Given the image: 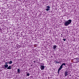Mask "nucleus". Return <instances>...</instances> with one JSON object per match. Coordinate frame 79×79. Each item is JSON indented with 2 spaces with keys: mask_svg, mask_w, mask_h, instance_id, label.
<instances>
[{
  "mask_svg": "<svg viewBox=\"0 0 79 79\" xmlns=\"http://www.w3.org/2000/svg\"><path fill=\"white\" fill-rule=\"evenodd\" d=\"M52 48H53V49H54V50H56V45H54Z\"/></svg>",
  "mask_w": 79,
  "mask_h": 79,
  "instance_id": "obj_5",
  "label": "nucleus"
},
{
  "mask_svg": "<svg viewBox=\"0 0 79 79\" xmlns=\"http://www.w3.org/2000/svg\"><path fill=\"white\" fill-rule=\"evenodd\" d=\"M63 65H64V66H66V64H65V63H63L61 65V66H62V67H63Z\"/></svg>",
  "mask_w": 79,
  "mask_h": 79,
  "instance_id": "obj_11",
  "label": "nucleus"
},
{
  "mask_svg": "<svg viewBox=\"0 0 79 79\" xmlns=\"http://www.w3.org/2000/svg\"><path fill=\"white\" fill-rule=\"evenodd\" d=\"M13 63V62L11 61H10V62H8V63L9 64H12V63Z\"/></svg>",
  "mask_w": 79,
  "mask_h": 79,
  "instance_id": "obj_9",
  "label": "nucleus"
},
{
  "mask_svg": "<svg viewBox=\"0 0 79 79\" xmlns=\"http://www.w3.org/2000/svg\"><path fill=\"white\" fill-rule=\"evenodd\" d=\"M7 69H11V66H9L7 68Z\"/></svg>",
  "mask_w": 79,
  "mask_h": 79,
  "instance_id": "obj_7",
  "label": "nucleus"
},
{
  "mask_svg": "<svg viewBox=\"0 0 79 79\" xmlns=\"http://www.w3.org/2000/svg\"><path fill=\"white\" fill-rule=\"evenodd\" d=\"M62 68H63V67H62V66H60V67L59 68L58 70V74H59V73H60V70H61V69H62Z\"/></svg>",
  "mask_w": 79,
  "mask_h": 79,
  "instance_id": "obj_4",
  "label": "nucleus"
},
{
  "mask_svg": "<svg viewBox=\"0 0 79 79\" xmlns=\"http://www.w3.org/2000/svg\"><path fill=\"white\" fill-rule=\"evenodd\" d=\"M8 62H5V64H8Z\"/></svg>",
  "mask_w": 79,
  "mask_h": 79,
  "instance_id": "obj_14",
  "label": "nucleus"
},
{
  "mask_svg": "<svg viewBox=\"0 0 79 79\" xmlns=\"http://www.w3.org/2000/svg\"><path fill=\"white\" fill-rule=\"evenodd\" d=\"M27 76H29V75H30V74H29V73H27Z\"/></svg>",
  "mask_w": 79,
  "mask_h": 79,
  "instance_id": "obj_12",
  "label": "nucleus"
},
{
  "mask_svg": "<svg viewBox=\"0 0 79 79\" xmlns=\"http://www.w3.org/2000/svg\"><path fill=\"white\" fill-rule=\"evenodd\" d=\"M17 73H20V69H17Z\"/></svg>",
  "mask_w": 79,
  "mask_h": 79,
  "instance_id": "obj_10",
  "label": "nucleus"
},
{
  "mask_svg": "<svg viewBox=\"0 0 79 79\" xmlns=\"http://www.w3.org/2000/svg\"><path fill=\"white\" fill-rule=\"evenodd\" d=\"M4 67L6 68H8V65L7 64H6V65H4Z\"/></svg>",
  "mask_w": 79,
  "mask_h": 79,
  "instance_id": "obj_8",
  "label": "nucleus"
},
{
  "mask_svg": "<svg viewBox=\"0 0 79 79\" xmlns=\"http://www.w3.org/2000/svg\"><path fill=\"white\" fill-rule=\"evenodd\" d=\"M2 68H3V69H4L5 68V67H2Z\"/></svg>",
  "mask_w": 79,
  "mask_h": 79,
  "instance_id": "obj_15",
  "label": "nucleus"
},
{
  "mask_svg": "<svg viewBox=\"0 0 79 79\" xmlns=\"http://www.w3.org/2000/svg\"><path fill=\"white\" fill-rule=\"evenodd\" d=\"M46 8H47V9H46V10L47 11H50V6H46Z\"/></svg>",
  "mask_w": 79,
  "mask_h": 79,
  "instance_id": "obj_3",
  "label": "nucleus"
},
{
  "mask_svg": "<svg viewBox=\"0 0 79 79\" xmlns=\"http://www.w3.org/2000/svg\"><path fill=\"white\" fill-rule=\"evenodd\" d=\"M72 21L71 20L69 19L68 21H67L66 22H64V26H68V25H69L71 23Z\"/></svg>",
  "mask_w": 79,
  "mask_h": 79,
  "instance_id": "obj_1",
  "label": "nucleus"
},
{
  "mask_svg": "<svg viewBox=\"0 0 79 79\" xmlns=\"http://www.w3.org/2000/svg\"><path fill=\"white\" fill-rule=\"evenodd\" d=\"M63 40L64 41H66V40L65 39H63Z\"/></svg>",
  "mask_w": 79,
  "mask_h": 79,
  "instance_id": "obj_13",
  "label": "nucleus"
},
{
  "mask_svg": "<svg viewBox=\"0 0 79 79\" xmlns=\"http://www.w3.org/2000/svg\"><path fill=\"white\" fill-rule=\"evenodd\" d=\"M65 76H68V72L66 71L64 73Z\"/></svg>",
  "mask_w": 79,
  "mask_h": 79,
  "instance_id": "obj_6",
  "label": "nucleus"
},
{
  "mask_svg": "<svg viewBox=\"0 0 79 79\" xmlns=\"http://www.w3.org/2000/svg\"><path fill=\"white\" fill-rule=\"evenodd\" d=\"M34 62H35V61H34Z\"/></svg>",
  "mask_w": 79,
  "mask_h": 79,
  "instance_id": "obj_17",
  "label": "nucleus"
},
{
  "mask_svg": "<svg viewBox=\"0 0 79 79\" xmlns=\"http://www.w3.org/2000/svg\"><path fill=\"white\" fill-rule=\"evenodd\" d=\"M18 47H19V48L20 47H19V46H18Z\"/></svg>",
  "mask_w": 79,
  "mask_h": 79,
  "instance_id": "obj_16",
  "label": "nucleus"
},
{
  "mask_svg": "<svg viewBox=\"0 0 79 79\" xmlns=\"http://www.w3.org/2000/svg\"><path fill=\"white\" fill-rule=\"evenodd\" d=\"M43 65H44V64L41 63L40 65V68L41 70H44L45 69V66Z\"/></svg>",
  "mask_w": 79,
  "mask_h": 79,
  "instance_id": "obj_2",
  "label": "nucleus"
}]
</instances>
